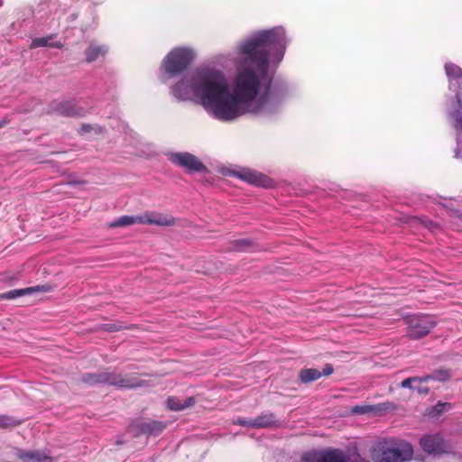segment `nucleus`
<instances>
[{"label": "nucleus", "mask_w": 462, "mask_h": 462, "mask_svg": "<svg viewBox=\"0 0 462 462\" xmlns=\"http://www.w3.org/2000/svg\"><path fill=\"white\" fill-rule=\"evenodd\" d=\"M285 34L282 29L275 28L259 32L239 46L240 53L245 60L256 67L243 68L238 70L233 86V92L228 90L230 120L245 113H260L275 106L282 97V92L274 90L270 81L263 93L255 100L260 89L261 80L267 76L269 56L278 52L281 57L285 50Z\"/></svg>", "instance_id": "1"}, {"label": "nucleus", "mask_w": 462, "mask_h": 462, "mask_svg": "<svg viewBox=\"0 0 462 462\" xmlns=\"http://www.w3.org/2000/svg\"><path fill=\"white\" fill-rule=\"evenodd\" d=\"M190 88L216 118L230 121L228 86L223 73L208 68L198 69L192 76Z\"/></svg>", "instance_id": "2"}, {"label": "nucleus", "mask_w": 462, "mask_h": 462, "mask_svg": "<svg viewBox=\"0 0 462 462\" xmlns=\"http://www.w3.org/2000/svg\"><path fill=\"white\" fill-rule=\"evenodd\" d=\"M81 382L88 386L103 384L119 389H134L144 385L136 374H121L108 369L99 373H87L81 377Z\"/></svg>", "instance_id": "3"}, {"label": "nucleus", "mask_w": 462, "mask_h": 462, "mask_svg": "<svg viewBox=\"0 0 462 462\" xmlns=\"http://www.w3.org/2000/svg\"><path fill=\"white\" fill-rule=\"evenodd\" d=\"M413 456V448L409 442H400L393 446H382L374 448L372 459L374 462H407Z\"/></svg>", "instance_id": "4"}, {"label": "nucleus", "mask_w": 462, "mask_h": 462, "mask_svg": "<svg viewBox=\"0 0 462 462\" xmlns=\"http://www.w3.org/2000/svg\"><path fill=\"white\" fill-rule=\"evenodd\" d=\"M194 59V52L188 48L179 47L170 51L162 61L167 74L175 76L189 68Z\"/></svg>", "instance_id": "5"}, {"label": "nucleus", "mask_w": 462, "mask_h": 462, "mask_svg": "<svg viewBox=\"0 0 462 462\" xmlns=\"http://www.w3.org/2000/svg\"><path fill=\"white\" fill-rule=\"evenodd\" d=\"M435 320L430 316H413L408 319V337L417 340L427 336L435 327Z\"/></svg>", "instance_id": "6"}, {"label": "nucleus", "mask_w": 462, "mask_h": 462, "mask_svg": "<svg viewBox=\"0 0 462 462\" xmlns=\"http://www.w3.org/2000/svg\"><path fill=\"white\" fill-rule=\"evenodd\" d=\"M301 462H349V457L340 448H328L303 454Z\"/></svg>", "instance_id": "7"}, {"label": "nucleus", "mask_w": 462, "mask_h": 462, "mask_svg": "<svg viewBox=\"0 0 462 462\" xmlns=\"http://www.w3.org/2000/svg\"><path fill=\"white\" fill-rule=\"evenodd\" d=\"M420 445L424 452L430 455H442L448 453L451 446L439 434H427L420 438Z\"/></svg>", "instance_id": "8"}, {"label": "nucleus", "mask_w": 462, "mask_h": 462, "mask_svg": "<svg viewBox=\"0 0 462 462\" xmlns=\"http://www.w3.org/2000/svg\"><path fill=\"white\" fill-rule=\"evenodd\" d=\"M170 160L173 164L183 167L189 171L201 172L207 171L206 166L199 158L189 152L172 153Z\"/></svg>", "instance_id": "9"}, {"label": "nucleus", "mask_w": 462, "mask_h": 462, "mask_svg": "<svg viewBox=\"0 0 462 462\" xmlns=\"http://www.w3.org/2000/svg\"><path fill=\"white\" fill-rule=\"evenodd\" d=\"M51 109L52 112L67 117H81L86 115V110L83 107L78 106L73 100L52 102Z\"/></svg>", "instance_id": "10"}, {"label": "nucleus", "mask_w": 462, "mask_h": 462, "mask_svg": "<svg viewBox=\"0 0 462 462\" xmlns=\"http://www.w3.org/2000/svg\"><path fill=\"white\" fill-rule=\"evenodd\" d=\"M334 371L332 365L326 364L322 371H319L316 368H305L300 372L299 378L300 382L308 383L318 380L322 375L328 376Z\"/></svg>", "instance_id": "11"}, {"label": "nucleus", "mask_w": 462, "mask_h": 462, "mask_svg": "<svg viewBox=\"0 0 462 462\" xmlns=\"http://www.w3.org/2000/svg\"><path fill=\"white\" fill-rule=\"evenodd\" d=\"M238 177L253 185L268 188L272 186V180L263 173L253 171H245L238 173Z\"/></svg>", "instance_id": "12"}, {"label": "nucleus", "mask_w": 462, "mask_h": 462, "mask_svg": "<svg viewBox=\"0 0 462 462\" xmlns=\"http://www.w3.org/2000/svg\"><path fill=\"white\" fill-rule=\"evenodd\" d=\"M143 216V224L171 226L175 224V219L171 215H162L157 212L145 213Z\"/></svg>", "instance_id": "13"}, {"label": "nucleus", "mask_w": 462, "mask_h": 462, "mask_svg": "<svg viewBox=\"0 0 462 462\" xmlns=\"http://www.w3.org/2000/svg\"><path fill=\"white\" fill-rule=\"evenodd\" d=\"M18 458L22 462H53L52 457L42 450H21Z\"/></svg>", "instance_id": "14"}, {"label": "nucleus", "mask_w": 462, "mask_h": 462, "mask_svg": "<svg viewBox=\"0 0 462 462\" xmlns=\"http://www.w3.org/2000/svg\"><path fill=\"white\" fill-rule=\"evenodd\" d=\"M276 426H278V420L272 412H263L253 419L252 428L254 429L273 428Z\"/></svg>", "instance_id": "15"}, {"label": "nucleus", "mask_w": 462, "mask_h": 462, "mask_svg": "<svg viewBox=\"0 0 462 462\" xmlns=\"http://www.w3.org/2000/svg\"><path fill=\"white\" fill-rule=\"evenodd\" d=\"M50 291V286L48 285H42V286H36V287H29L26 289H20V290H12L5 293H0V300H12L28 293H31L32 291Z\"/></svg>", "instance_id": "16"}, {"label": "nucleus", "mask_w": 462, "mask_h": 462, "mask_svg": "<svg viewBox=\"0 0 462 462\" xmlns=\"http://www.w3.org/2000/svg\"><path fill=\"white\" fill-rule=\"evenodd\" d=\"M107 52V47L105 45H97L90 43L85 51L86 61L91 63L100 57H104Z\"/></svg>", "instance_id": "17"}, {"label": "nucleus", "mask_w": 462, "mask_h": 462, "mask_svg": "<svg viewBox=\"0 0 462 462\" xmlns=\"http://www.w3.org/2000/svg\"><path fill=\"white\" fill-rule=\"evenodd\" d=\"M134 224H143V216H122L108 224L109 228L124 227Z\"/></svg>", "instance_id": "18"}, {"label": "nucleus", "mask_w": 462, "mask_h": 462, "mask_svg": "<svg viewBox=\"0 0 462 462\" xmlns=\"http://www.w3.org/2000/svg\"><path fill=\"white\" fill-rule=\"evenodd\" d=\"M451 378V370L450 369H436L432 371L430 374L422 376V380L424 383H428L430 381H438V382H447Z\"/></svg>", "instance_id": "19"}, {"label": "nucleus", "mask_w": 462, "mask_h": 462, "mask_svg": "<svg viewBox=\"0 0 462 462\" xmlns=\"http://www.w3.org/2000/svg\"><path fill=\"white\" fill-rule=\"evenodd\" d=\"M395 406L390 402L378 403L372 406H356L354 411L359 413H367L370 411L381 412L389 410H394Z\"/></svg>", "instance_id": "20"}, {"label": "nucleus", "mask_w": 462, "mask_h": 462, "mask_svg": "<svg viewBox=\"0 0 462 462\" xmlns=\"http://www.w3.org/2000/svg\"><path fill=\"white\" fill-rule=\"evenodd\" d=\"M195 403L194 397H189L184 401L170 397L167 401V406L171 411H182L188 407L192 406Z\"/></svg>", "instance_id": "21"}, {"label": "nucleus", "mask_w": 462, "mask_h": 462, "mask_svg": "<svg viewBox=\"0 0 462 462\" xmlns=\"http://www.w3.org/2000/svg\"><path fill=\"white\" fill-rule=\"evenodd\" d=\"M52 35L47 36V37H40V38H34L32 41L31 48H38V47H51V48H57L61 49L63 47V43L60 42H51L50 41L52 39Z\"/></svg>", "instance_id": "22"}, {"label": "nucleus", "mask_w": 462, "mask_h": 462, "mask_svg": "<svg viewBox=\"0 0 462 462\" xmlns=\"http://www.w3.org/2000/svg\"><path fill=\"white\" fill-rule=\"evenodd\" d=\"M140 428L143 433L156 435L162 431L164 425L160 421H149L142 423Z\"/></svg>", "instance_id": "23"}, {"label": "nucleus", "mask_w": 462, "mask_h": 462, "mask_svg": "<svg viewBox=\"0 0 462 462\" xmlns=\"http://www.w3.org/2000/svg\"><path fill=\"white\" fill-rule=\"evenodd\" d=\"M23 420L13 416L0 414V429H7L17 427L22 424Z\"/></svg>", "instance_id": "24"}, {"label": "nucleus", "mask_w": 462, "mask_h": 462, "mask_svg": "<svg viewBox=\"0 0 462 462\" xmlns=\"http://www.w3.org/2000/svg\"><path fill=\"white\" fill-rule=\"evenodd\" d=\"M453 408L452 403L450 402H438V403L432 407L430 414L433 416H439L442 413L450 411Z\"/></svg>", "instance_id": "25"}, {"label": "nucleus", "mask_w": 462, "mask_h": 462, "mask_svg": "<svg viewBox=\"0 0 462 462\" xmlns=\"http://www.w3.org/2000/svg\"><path fill=\"white\" fill-rule=\"evenodd\" d=\"M412 383H419L420 384L424 383L422 376H412L402 381L401 386L402 388L414 389L412 386Z\"/></svg>", "instance_id": "26"}, {"label": "nucleus", "mask_w": 462, "mask_h": 462, "mask_svg": "<svg viewBox=\"0 0 462 462\" xmlns=\"http://www.w3.org/2000/svg\"><path fill=\"white\" fill-rule=\"evenodd\" d=\"M445 69L448 76L453 78H462V69L459 67L454 64H449L446 65Z\"/></svg>", "instance_id": "27"}, {"label": "nucleus", "mask_w": 462, "mask_h": 462, "mask_svg": "<svg viewBox=\"0 0 462 462\" xmlns=\"http://www.w3.org/2000/svg\"><path fill=\"white\" fill-rule=\"evenodd\" d=\"M186 88H187V86L185 84V81L183 79H181L174 87V89H173L174 95L178 97L184 98V97L187 94Z\"/></svg>", "instance_id": "28"}, {"label": "nucleus", "mask_w": 462, "mask_h": 462, "mask_svg": "<svg viewBox=\"0 0 462 462\" xmlns=\"http://www.w3.org/2000/svg\"><path fill=\"white\" fill-rule=\"evenodd\" d=\"M235 245L239 250H244L251 245V242L247 239H239L235 242Z\"/></svg>", "instance_id": "29"}, {"label": "nucleus", "mask_w": 462, "mask_h": 462, "mask_svg": "<svg viewBox=\"0 0 462 462\" xmlns=\"http://www.w3.org/2000/svg\"><path fill=\"white\" fill-rule=\"evenodd\" d=\"M236 423L240 426L252 428L253 419L247 420L245 418H238L237 420L236 421Z\"/></svg>", "instance_id": "30"}, {"label": "nucleus", "mask_w": 462, "mask_h": 462, "mask_svg": "<svg viewBox=\"0 0 462 462\" xmlns=\"http://www.w3.org/2000/svg\"><path fill=\"white\" fill-rule=\"evenodd\" d=\"M122 328V326L121 325H116V324H107L106 325V330L107 331H118Z\"/></svg>", "instance_id": "31"}, {"label": "nucleus", "mask_w": 462, "mask_h": 462, "mask_svg": "<svg viewBox=\"0 0 462 462\" xmlns=\"http://www.w3.org/2000/svg\"><path fill=\"white\" fill-rule=\"evenodd\" d=\"M416 391L420 394L427 395L430 393V388L428 386L420 385L416 387Z\"/></svg>", "instance_id": "32"}, {"label": "nucleus", "mask_w": 462, "mask_h": 462, "mask_svg": "<svg viewBox=\"0 0 462 462\" xmlns=\"http://www.w3.org/2000/svg\"><path fill=\"white\" fill-rule=\"evenodd\" d=\"M91 129H92V127L90 125H82L80 131L82 133H88V132H90Z\"/></svg>", "instance_id": "33"}, {"label": "nucleus", "mask_w": 462, "mask_h": 462, "mask_svg": "<svg viewBox=\"0 0 462 462\" xmlns=\"http://www.w3.org/2000/svg\"><path fill=\"white\" fill-rule=\"evenodd\" d=\"M9 123V120L3 119L0 121V129L5 127Z\"/></svg>", "instance_id": "34"}]
</instances>
